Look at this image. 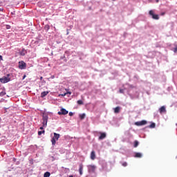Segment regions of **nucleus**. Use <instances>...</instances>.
Masks as SVG:
<instances>
[{"label":"nucleus","mask_w":177,"mask_h":177,"mask_svg":"<svg viewBox=\"0 0 177 177\" xmlns=\"http://www.w3.org/2000/svg\"><path fill=\"white\" fill-rule=\"evenodd\" d=\"M60 138V134L57 133H54V136L51 139V143L53 146H55L56 145V140H59Z\"/></svg>","instance_id":"obj_1"},{"label":"nucleus","mask_w":177,"mask_h":177,"mask_svg":"<svg viewBox=\"0 0 177 177\" xmlns=\"http://www.w3.org/2000/svg\"><path fill=\"white\" fill-rule=\"evenodd\" d=\"M8 77H10V74H8L7 77L0 78V82H1V84H6L9 82L10 81V78H9Z\"/></svg>","instance_id":"obj_2"},{"label":"nucleus","mask_w":177,"mask_h":177,"mask_svg":"<svg viewBox=\"0 0 177 177\" xmlns=\"http://www.w3.org/2000/svg\"><path fill=\"white\" fill-rule=\"evenodd\" d=\"M48 115H46V114L43 115V118H42L43 122H42V124H43V127L44 128H46V127L48 125Z\"/></svg>","instance_id":"obj_3"},{"label":"nucleus","mask_w":177,"mask_h":177,"mask_svg":"<svg viewBox=\"0 0 177 177\" xmlns=\"http://www.w3.org/2000/svg\"><path fill=\"white\" fill-rule=\"evenodd\" d=\"M149 15L152 17V19H153L154 20H158L160 19L158 15L154 14V11L153 10L149 11Z\"/></svg>","instance_id":"obj_4"},{"label":"nucleus","mask_w":177,"mask_h":177,"mask_svg":"<svg viewBox=\"0 0 177 177\" xmlns=\"http://www.w3.org/2000/svg\"><path fill=\"white\" fill-rule=\"evenodd\" d=\"M26 67V62H24V61H21L19 62V68H20V70H24Z\"/></svg>","instance_id":"obj_5"},{"label":"nucleus","mask_w":177,"mask_h":177,"mask_svg":"<svg viewBox=\"0 0 177 177\" xmlns=\"http://www.w3.org/2000/svg\"><path fill=\"white\" fill-rule=\"evenodd\" d=\"M59 115H66L68 114V111L65 109H61L60 111L58 112Z\"/></svg>","instance_id":"obj_6"},{"label":"nucleus","mask_w":177,"mask_h":177,"mask_svg":"<svg viewBox=\"0 0 177 177\" xmlns=\"http://www.w3.org/2000/svg\"><path fill=\"white\" fill-rule=\"evenodd\" d=\"M147 124V121L146 120H142L140 122H136L135 125H137V127H141L142 125H146Z\"/></svg>","instance_id":"obj_7"},{"label":"nucleus","mask_w":177,"mask_h":177,"mask_svg":"<svg viewBox=\"0 0 177 177\" xmlns=\"http://www.w3.org/2000/svg\"><path fill=\"white\" fill-rule=\"evenodd\" d=\"M100 136L98 138L99 140H103V139H106V136H107L106 133L100 132Z\"/></svg>","instance_id":"obj_8"},{"label":"nucleus","mask_w":177,"mask_h":177,"mask_svg":"<svg viewBox=\"0 0 177 177\" xmlns=\"http://www.w3.org/2000/svg\"><path fill=\"white\" fill-rule=\"evenodd\" d=\"M91 160H95L96 158V152L95 151H92L90 155Z\"/></svg>","instance_id":"obj_9"},{"label":"nucleus","mask_w":177,"mask_h":177,"mask_svg":"<svg viewBox=\"0 0 177 177\" xmlns=\"http://www.w3.org/2000/svg\"><path fill=\"white\" fill-rule=\"evenodd\" d=\"M159 111L160 114H162V113H167V109H165V106H162L159 109Z\"/></svg>","instance_id":"obj_10"},{"label":"nucleus","mask_w":177,"mask_h":177,"mask_svg":"<svg viewBox=\"0 0 177 177\" xmlns=\"http://www.w3.org/2000/svg\"><path fill=\"white\" fill-rule=\"evenodd\" d=\"M89 171L90 172H95V171H96V166L93 165H90Z\"/></svg>","instance_id":"obj_11"},{"label":"nucleus","mask_w":177,"mask_h":177,"mask_svg":"<svg viewBox=\"0 0 177 177\" xmlns=\"http://www.w3.org/2000/svg\"><path fill=\"white\" fill-rule=\"evenodd\" d=\"M27 54V50H26V49H22L19 55H21V56H26V55Z\"/></svg>","instance_id":"obj_12"},{"label":"nucleus","mask_w":177,"mask_h":177,"mask_svg":"<svg viewBox=\"0 0 177 177\" xmlns=\"http://www.w3.org/2000/svg\"><path fill=\"white\" fill-rule=\"evenodd\" d=\"M84 169V165L82 164L80 165V168H79V172L80 175H82V170Z\"/></svg>","instance_id":"obj_13"},{"label":"nucleus","mask_w":177,"mask_h":177,"mask_svg":"<svg viewBox=\"0 0 177 177\" xmlns=\"http://www.w3.org/2000/svg\"><path fill=\"white\" fill-rule=\"evenodd\" d=\"M120 110H121V108L120 106H117L114 109V113L115 114H118V113H120Z\"/></svg>","instance_id":"obj_14"},{"label":"nucleus","mask_w":177,"mask_h":177,"mask_svg":"<svg viewBox=\"0 0 177 177\" xmlns=\"http://www.w3.org/2000/svg\"><path fill=\"white\" fill-rule=\"evenodd\" d=\"M134 157L136 158H142V153H139V152H137V153H136Z\"/></svg>","instance_id":"obj_15"},{"label":"nucleus","mask_w":177,"mask_h":177,"mask_svg":"<svg viewBox=\"0 0 177 177\" xmlns=\"http://www.w3.org/2000/svg\"><path fill=\"white\" fill-rule=\"evenodd\" d=\"M49 93V91H44L41 93V97H45Z\"/></svg>","instance_id":"obj_16"},{"label":"nucleus","mask_w":177,"mask_h":177,"mask_svg":"<svg viewBox=\"0 0 177 177\" xmlns=\"http://www.w3.org/2000/svg\"><path fill=\"white\" fill-rule=\"evenodd\" d=\"M50 176V173L48 171H46V173H44V177H49Z\"/></svg>","instance_id":"obj_17"},{"label":"nucleus","mask_w":177,"mask_h":177,"mask_svg":"<svg viewBox=\"0 0 177 177\" xmlns=\"http://www.w3.org/2000/svg\"><path fill=\"white\" fill-rule=\"evenodd\" d=\"M139 146V141L135 140L134 141V147H138Z\"/></svg>","instance_id":"obj_18"},{"label":"nucleus","mask_w":177,"mask_h":177,"mask_svg":"<svg viewBox=\"0 0 177 177\" xmlns=\"http://www.w3.org/2000/svg\"><path fill=\"white\" fill-rule=\"evenodd\" d=\"M50 27L49 26V25H46L44 26V30H46V31H49Z\"/></svg>","instance_id":"obj_19"},{"label":"nucleus","mask_w":177,"mask_h":177,"mask_svg":"<svg viewBox=\"0 0 177 177\" xmlns=\"http://www.w3.org/2000/svg\"><path fill=\"white\" fill-rule=\"evenodd\" d=\"M85 117H86L85 113L80 115V120H84V118H85Z\"/></svg>","instance_id":"obj_20"},{"label":"nucleus","mask_w":177,"mask_h":177,"mask_svg":"<svg viewBox=\"0 0 177 177\" xmlns=\"http://www.w3.org/2000/svg\"><path fill=\"white\" fill-rule=\"evenodd\" d=\"M149 128H156V123H151L149 126Z\"/></svg>","instance_id":"obj_21"},{"label":"nucleus","mask_w":177,"mask_h":177,"mask_svg":"<svg viewBox=\"0 0 177 177\" xmlns=\"http://www.w3.org/2000/svg\"><path fill=\"white\" fill-rule=\"evenodd\" d=\"M42 133H45V130L38 131L39 136H41Z\"/></svg>","instance_id":"obj_22"},{"label":"nucleus","mask_w":177,"mask_h":177,"mask_svg":"<svg viewBox=\"0 0 177 177\" xmlns=\"http://www.w3.org/2000/svg\"><path fill=\"white\" fill-rule=\"evenodd\" d=\"M5 95H6V93L5 91H1L0 93V96H5Z\"/></svg>","instance_id":"obj_23"},{"label":"nucleus","mask_w":177,"mask_h":177,"mask_svg":"<svg viewBox=\"0 0 177 177\" xmlns=\"http://www.w3.org/2000/svg\"><path fill=\"white\" fill-rule=\"evenodd\" d=\"M77 104H80V105L84 104V102H82V100H80L77 101Z\"/></svg>","instance_id":"obj_24"},{"label":"nucleus","mask_w":177,"mask_h":177,"mask_svg":"<svg viewBox=\"0 0 177 177\" xmlns=\"http://www.w3.org/2000/svg\"><path fill=\"white\" fill-rule=\"evenodd\" d=\"M122 167H127V165H128V163H127V162H124L122 163Z\"/></svg>","instance_id":"obj_25"},{"label":"nucleus","mask_w":177,"mask_h":177,"mask_svg":"<svg viewBox=\"0 0 177 177\" xmlns=\"http://www.w3.org/2000/svg\"><path fill=\"white\" fill-rule=\"evenodd\" d=\"M6 28L7 30L10 29V26L6 25Z\"/></svg>","instance_id":"obj_26"},{"label":"nucleus","mask_w":177,"mask_h":177,"mask_svg":"<svg viewBox=\"0 0 177 177\" xmlns=\"http://www.w3.org/2000/svg\"><path fill=\"white\" fill-rule=\"evenodd\" d=\"M119 92L120 93H124V89H120Z\"/></svg>","instance_id":"obj_27"},{"label":"nucleus","mask_w":177,"mask_h":177,"mask_svg":"<svg viewBox=\"0 0 177 177\" xmlns=\"http://www.w3.org/2000/svg\"><path fill=\"white\" fill-rule=\"evenodd\" d=\"M73 112H70V113H69V115H70L71 117L73 116Z\"/></svg>","instance_id":"obj_28"},{"label":"nucleus","mask_w":177,"mask_h":177,"mask_svg":"<svg viewBox=\"0 0 177 177\" xmlns=\"http://www.w3.org/2000/svg\"><path fill=\"white\" fill-rule=\"evenodd\" d=\"M174 52L176 53L177 52V47L174 48Z\"/></svg>","instance_id":"obj_29"},{"label":"nucleus","mask_w":177,"mask_h":177,"mask_svg":"<svg viewBox=\"0 0 177 177\" xmlns=\"http://www.w3.org/2000/svg\"><path fill=\"white\" fill-rule=\"evenodd\" d=\"M26 77V75H24L23 76V77H22V80H25Z\"/></svg>","instance_id":"obj_30"},{"label":"nucleus","mask_w":177,"mask_h":177,"mask_svg":"<svg viewBox=\"0 0 177 177\" xmlns=\"http://www.w3.org/2000/svg\"><path fill=\"white\" fill-rule=\"evenodd\" d=\"M1 60H3V59H2V55H0V62H1Z\"/></svg>","instance_id":"obj_31"},{"label":"nucleus","mask_w":177,"mask_h":177,"mask_svg":"<svg viewBox=\"0 0 177 177\" xmlns=\"http://www.w3.org/2000/svg\"><path fill=\"white\" fill-rule=\"evenodd\" d=\"M165 15V12H162L161 16H164Z\"/></svg>","instance_id":"obj_32"},{"label":"nucleus","mask_w":177,"mask_h":177,"mask_svg":"<svg viewBox=\"0 0 177 177\" xmlns=\"http://www.w3.org/2000/svg\"><path fill=\"white\" fill-rule=\"evenodd\" d=\"M44 126H43V127H40V129L42 130V129H44Z\"/></svg>","instance_id":"obj_33"},{"label":"nucleus","mask_w":177,"mask_h":177,"mask_svg":"<svg viewBox=\"0 0 177 177\" xmlns=\"http://www.w3.org/2000/svg\"><path fill=\"white\" fill-rule=\"evenodd\" d=\"M51 78L53 80V78H55V75H52Z\"/></svg>","instance_id":"obj_34"},{"label":"nucleus","mask_w":177,"mask_h":177,"mask_svg":"<svg viewBox=\"0 0 177 177\" xmlns=\"http://www.w3.org/2000/svg\"><path fill=\"white\" fill-rule=\"evenodd\" d=\"M43 78H44V77H40L41 81H42Z\"/></svg>","instance_id":"obj_35"},{"label":"nucleus","mask_w":177,"mask_h":177,"mask_svg":"<svg viewBox=\"0 0 177 177\" xmlns=\"http://www.w3.org/2000/svg\"><path fill=\"white\" fill-rule=\"evenodd\" d=\"M157 3L160 2V0H156Z\"/></svg>","instance_id":"obj_36"},{"label":"nucleus","mask_w":177,"mask_h":177,"mask_svg":"<svg viewBox=\"0 0 177 177\" xmlns=\"http://www.w3.org/2000/svg\"><path fill=\"white\" fill-rule=\"evenodd\" d=\"M64 96H66V93L64 95Z\"/></svg>","instance_id":"obj_37"},{"label":"nucleus","mask_w":177,"mask_h":177,"mask_svg":"<svg viewBox=\"0 0 177 177\" xmlns=\"http://www.w3.org/2000/svg\"><path fill=\"white\" fill-rule=\"evenodd\" d=\"M176 127H177V123L176 124Z\"/></svg>","instance_id":"obj_38"},{"label":"nucleus","mask_w":177,"mask_h":177,"mask_svg":"<svg viewBox=\"0 0 177 177\" xmlns=\"http://www.w3.org/2000/svg\"><path fill=\"white\" fill-rule=\"evenodd\" d=\"M0 136H1V133H0Z\"/></svg>","instance_id":"obj_39"},{"label":"nucleus","mask_w":177,"mask_h":177,"mask_svg":"<svg viewBox=\"0 0 177 177\" xmlns=\"http://www.w3.org/2000/svg\"><path fill=\"white\" fill-rule=\"evenodd\" d=\"M113 1H115V0H113Z\"/></svg>","instance_id":"obj_40"}]
</instances>
